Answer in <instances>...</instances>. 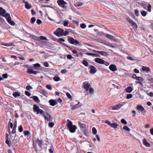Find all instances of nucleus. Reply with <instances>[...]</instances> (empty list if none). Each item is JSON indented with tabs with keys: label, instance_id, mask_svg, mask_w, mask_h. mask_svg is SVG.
I'll return each mask as SVG.
<instances>
[{
	"label": "nucleus",
	"instance_id": "obj_62",
	"mask_svg": "<svg viewBox=\"0 0 153 153\" xmlns=\"http://www.w3.org/2000/svg\"><path fill=\"white\" fill-rule=\"evenodd\" d=\"M83 4L81 2H78L76 3V5L78 6H82Z\"/></svg>",
	"mask_w": 153,
	"mask_h": 153
},
{
	"label": "nucleus",
	"instance_id": "obj_39",
	"mask_svg": "<svg viewBox=\"0 0 153 153\" xmlns=\"http://www.w3.org/2000/svg\"><path fill=\"white\" fill-rule=\"evenodd\" d=\"M123 130H125L128 131H130V128L126 126H124L123 127Z\"/></svg>",
	"mask_w": 153,
	"mask_h": 153
},
{
	"label": "nucleus",
	"instance_id": "obj_51",
	"mask_svg": "<svg viewBox=\"0 0 153 153\" xmlns=\"http://www.w3.org/2000/svg\"><path fill=\"white\" fill-rule=\"evenodd\" d=\"M6 143L8 145V146L9 147H10V141L8 139H6V140L5 141Z\"/></svg>",
	"mask_w": 153,
	"mask_h": 153
},
{
	"label": "nucleus",
	"instance_id": "obj_11",
	"mask_svg": "<svg viewBox=\"0 0 153 153\" xmlns=\"http://www.w3.org/2000/svg\"><path fill=\"white\" fill-rule=\"evenodd\" d=\"M33 39L36 41H39L41 40H47V38L45 36H41L39 37H37L35 36H33Z\"/></svg>",
	"mask_w": 153,
	"mask_h": 153
},
{
	"label": "nucleus",
	"instance_id": "obj_57",
	"mask_svg": "<svg viewBox=\"0 0 153 153\" xmlns=\"http://www.w3.org/2000/svg\"><path fill=\"white\" fill-rule=\"evenodd\" d=\"M105 123L108 124V125L110 126L111 123L109 120H107L105 121Z\"/></svg>",
	"mask_w": 153,
	"mask_h": 153
},
{
	"label": "nucleus",
	"instance_id": "obj_33",
	"mask_svg": "<svg viewBox=\"0 0 153 153\" xmlns=\"http://www.w3.org/2000/svg\"><path fill=\"white\" fill-rule=\"evenodd\" d=\"M37 140L38 141V145H39V146L40 148H42V140Z\"/></svg>",
	"mask_w": 153,
	"mask_h": 153
},
{
	"label": "nucleus",
	"instance_id": "obj_5",
	"mask_svg": "<svg viewBox=\"0 0 153 153\" xmlns=\"http://www.w3.org/2000/svg\"><path fill=\"white\" fill-rule=\"evenodd\" d=\"M126 20L129 23V24L132 27L133 29L134 30H137V24L135 22H134L133 21L130 19L128 17L126 18Z\"/></svg>",
	"mask_w": 153,
	"mask_h": 153
},
{
	"label": "nucleus",
	"instance_id": "obj_64",
	"mask_svg": "<svg viewBox=\"0 0 153 153\" xmlns=\"http://www.w3.org/2000/svg\"><path fill=\"white\" fill-rule=\"evenodd\" d=\"M44 65L46 67H48L49 66V64L47 62H45L44 63Z\"/></svg>",
	"mask_w": 153,
	"mask_h": 153
},
{
	"label": "nucleus",
	"instance_id": "obj_26",
	"mask_svg": "<svg viewBox=\"0 0 153 153\" xmlns=\"http://www.w3.org/2000/svg\"><path fill=\"white\" fill-rule=\"evenodd\" d=\"M25 8L27 9H30L31 8V5L29 4L27 1H26L25 2Z\"/></svg>",
	"mask_w": 153,
	"mask_h": 153
},
{
	"label": "nucleus",
	"instance_id": "obj_9",
	"mask_svg": "<svg viewBox=\"0 0 153 153\" xmlns=\"http://www.w3.org/2000/svg\"><path fill=\"white\" fill-rule=\"evenodd\" d=\"M43 116L44 117L45 120L48 121H50L52 120L50 115L46 112H45Z\"/></svg>",
	"mask_w": 153,
	"mask_h": 153
},
{
	"label": "nucleus",
	"instance_id": "obj_20",
	"mask_svg": "<svg viewBox=\"0 0 153 153\" xmlns=\"http://www.w3.org/2000/svg\"><path fill=\"white\" fill-rule=\"evenodd\" d=\"M143 145L146 147H149L150 144L145 139H144L143 140Z\"/></svg>",
	"mask_w": 153,
	"mask_h": 153
},
{
	"label": "nucleus",
	"instance_id": "obj_55",
	"mask_svg": "<svg viewBox=\"0 0 153 153\" xmlns=\"http://www.w3.org/2000/svg\"><path fill=\"white\" fill-rule=\"evenodd\" d=\"M46 88L50 90H51L52 89V87L51 86L49 85H46Z\"/></svg>",
	"mask_w": 153,
	"mask_h": 153
},
{
	"label": "nucleus",
	"instance_id": "obj_35",
	"mask_svg": "<svg viewBox=\"0 0 153 153\" xmlns=\"http://www.w3.org/2000/svg\"><path fill=\"white\" fill-rule=\"evenodd\" d=\"M82 64L84 65L85 66L87 67L88 66V62L85 60H83L82 62Z\"/></svg>",
	"mask_w": 153,
	"mask_h": 153
},
{
	"label": "nucleus",
	"instance_id": "obj_21",
	"mask_svg": "<svg viewBox=\"0 0 153 153\" xmlns=\"http://www.w3.org/2000/svg\"><path fill=\"white\" fill-rule=\"evenodd\" d=\"M30 98H32L35 102L37 103H39L40 102V101L38 97L36 96H34L33 97H31Z\"/></svg>",
	"mask_w": 153,
	"mask_h": 153
},
{
	"label": "nucleus",
	"instance_id": "obj_56",
	"mask_svg": "<svg viewBox=\"0 0 153 153\" xmlns=\"http://www.w3.org/2000/svg\"><path fill=\"white\" fill-rule=\"evenodd\" d=\"M42 21L40 19H37L36 21V23L39 25H40L42 23Z\"/></svg>",
	"mask_w": 153,
	"mask_h": 153
},
{
	"label": "nucleus",
	"instance_id": "obj_49",
	"mask_svg": "<svg viewBox=\"0 0 153 153\" xmlns=\"http://www.w3.org/2000/svg\"><path fill=\"white\" fill-rule=\"evenodd\" d=\"M33 70L32 69H28L27 71V72L30 74H33Z\"/></svg>",
	"mask_w": 153,
	"mask_h": 153
},
{
	"label": "nucleus",
	"instance_id": "obj_23",
	"mask_svg": "<svg viewBox=\"0 0 153 153\" xmlns=\"http://www.w3.org/2000/svg\"><path fill=\"white\" fill-rule=\"evenodd\" d=\"M49 102L50 104L51 105L53 106L55 105L56 103V101L55 100L52 99L50 100H49Z\"/></svg>",
	"mask_w": 153,
	"mask_h": 153
},
{
	"label": "nucleus",
	"instance_id": "obj_2",
	"mask_svg": "<svg viewBox=\"0 0 153 153\" xmlns=\"http://www.w3.org/2000/svg\"><path fill=\"white\" fill-rule=\"evenodd\" d=\"M67 126L70 131L71 133H74L77 128V127L74 125H73L72 122L69 120H67Z\"/></svg>",
	"mask_w": 153,
	"mask_h": 153
},
{
	"label": "nucleus",
	"instance_id": "obj_6",
	"mask_svg": "<svg viewBox=\"0 0 153 153\" xmlns=\"http://www.w3.org/2000/svg\"><path fill=\"white\" fill-rule=\"evenodd\" d=\"M125 102H123L119 103L117 104H116L114 105H113L111 106V109L112 110H119L121 107L123 106L125 104Z\"/></svg>",
	"mask_w": 153,
	"mask_h": 153
},
{
	"label": "nucleus",
	"instance_id": "obj_7",
	"mask_svg": "<svg viewBox=\"0 0 153 153\" xmlns=\"http://www.w3.org/2000/svg\"><path fill=\"white\" fill-rule=\"evenodd\" d=\"M137 109L139 111L141 114L144 115L146 112V111L142 105H138L136 107Z\"/></svg>",
	"mask_w": 153,
	"mask_h": 153
},
{
	"label": "nucleus",
	"instance_id": "obj_1",
	"mask_svg": "<svg viewBox=\"0 0 153 153\" xmlns=\"http://www.w3.org/2000/svg\"><path fill=\"white\" fill-rule=\"evenodd\" d=\"M6 11L2 7H0V15L5 17L7 22L12 25H14L15 23L13 21L11 20V18L9 13L5 14Z\"/></svg>",
	"mask_w": 153,
	"mask_h": 153
},
{
	"label": "nucleus",
	"instance_id": "obj_24",
	"mask_svg": "<svg viewBox=\"0 0 153 153\" xmlns=\"http://www.w3.org/2000/svg\"><path fill=\"white\" fill-rule=\"evenodd\" d=\"M80 103L79 102H78V104L74 105H71V109L73 110H74L78 108L80 105H79Z\"/></svg>",
	"mask_w": 153,
	"mask_h": 153
},
{
	"label": "nucleus",
	"instance_id": "obj_53",
	"mask_svg": "<svg viewBox=\"0 0 153 153\" xmlns=\"http://www.w3.org/2000/svg\"><path fill=\"white\" fill-rule=\"evenodd\" d=\"M67 58L69 59H72L73 58V57L71 55L69 54L67 56Z\"/></svg>",
	"mask_w": 153,
	"mask_h": 153
},
{
	"label": "nucleus",
	"instance_id": "obj_58",
	"mask_svg": "<svg viewBox=\"0 0 153 153\" xmlns=\"http://www.w3.org/2000/svg\"><path fill=\"white\" fill-rule=\"evenodd\" d=\"M103 63L102 64H104L106 66H108L109 65V63L108 62H107L105 61L104 60V62H103Z\"/></svg>",
	"mask_w": 153,
	"mask_h": 153
},
{
	"label": "nucleus",
	"instance_id": "obj_16",
	"mask_svg": "<svg viewBox=\"0 0 153 153\" xmlns=\"http://www.w3.org/2000/svg\"><path fill=\"white\" fill-rule=\"evenodd\" d=\"M110 69L112 71H114L117 70L116 66L115 65H111L109 67Z\"/></svg>",
	"mask_w": 153,
	"mask_h": 153
},
{
	"label": "nucleus",
	"instance_id": "obj_52",
	"mask_svg": "<svg viewBox=\"0 0 153 153\" xmlns=\"http://www.w3.org/2000/svg\"><path fill=\"white\" fill-rule=\"evenodd\" d=\"M32 87L30 85H27L26 87V89L28 90H30L32 89Z\"/></svg>",
	"mask_w": 153,
	"mask_h": 153
},
{
	"label": "nucleus",
	"instance_id": "obj_43",
	"mask_svg": "<svg viewBox=\"0 0 153 153\" xmlns=\"http://www.w3.org/2000/svg\"><path fill=\"white\" fill-rule=\"evenodd\" d=\"M36 19L35 17H32L30 20V22L32 23H34L36 21Z\"/></svg>",
	"mask_w": 153,
	"mask_h": 153
},
{
	"label": "nucleus",
	"instance_id": "obj_18",
	"mask_svg": "<svg viewBox=\"0 0 153 153\" xmlns=\"http://www.w3.org/2000/svg\"><path fill=\"white\" fill-rule=\"evenodd\" d=\"M106 37L107 38H108L114 41H116V39L114 36H111V35H110L109 34H106Z\"/></svg>",
	"mask_w": 153,
	"mask_h": 153
},
{
	"label": "nucleus",
	"instance_id": "obj_45",
	"mask_svg": "<svg viewBox=\"0 0 153 153\" xmlns=\"http://www.w3.org/2000/svg\"><path fill=\"white\" fill-rule=\"evenodd\" d=\"M24 134L25 135L27 136L30 134V132L28 131H25L24 132Z\"/></svg>",
	"mask_w": 153,
	"mask_h": 153
},
{
	"label": "nucleus",
	"instance_id": "obj_60",
	"mask_svg": "<svg viewBox=\"0 0 153 153\" xmlns=\"http://www.w3.org/2000/svg\"><path fill=\"white\" fill-rule=\"evenodd\" d=\"M50 36L51 39H52L54 41H57V39L56 38H54L53 36L51 35Z\"/></svg>",
	"mask_w": 153,
	"mask_h": 153
},
{
	"label": "nucleus",
	"instance_id": "obj_63",
	"mask_svg": "<svg viewBox=\"0 0 153 153\" xmlns=\"http://www.w3.org/2000/svg\"><path fill=\"white\" fill-rule=\"evenodd\" d=\"M67 71L65 69H62L61 71V73L62 74H65L67 72Z\"/></svg>",
	"mask_w": 153,
	"mask_h": 153
},
{
	"label": "nucleus",
	"instance_id": "obj_27",
	"mask_svg": "<svg viewBox=\"0 0 153 153\" xmlns=\"http://www.w3.org/2000/svg\"><path fill=\"white\" fill-rule=\"evenodd\" d=\"M133 90V88L130 86L128 87L126 89V92L128 93H131Z\"/></svg>",
	"mask_w": 153,
	"mask_h": 153
},
{
	"label": "nucleus",
	"instance_id": "obj_40",
	"mask_svg": "<svg viewBox=\"0 0 153 153\" xmlns=\"http://www.w3.org/2000/svg\"><path fill=\"white\" fill-rule=\"evenodd\" d=\"M68 24V22L67 21H65L63 22V25L65 27L67 26Z\"/></svg>",
	"mask_w": 153,
	"mask_h": 153
},
{
	"label": "nucleus",
	"instance_id": "obj_30",
	"mask_svg": "<svg viewBox=\"0 0 153 153\" xmlns=\"http://www.w3.org/2000/svg\"><path fill=\"white\" fill-rule=\"evenodd\" d=\"M110 126L113 128H117V124L116 123H111Z\"/></svg>",
	"mask_w": 153,
	"mask_h": 153
},
{
	"label": "nucleus",
	"instance_id": "obj_3",
	"mask_svg": "<svg viewBox=\"0 0 153 153\" xmlns=\"http://www.w3.org/2000/svg\"><path fill=\"white\" fill-rule=\"evenodd\" d=\"M33 111L36 112L37 114H40L42 116L45 112L42 109H40L39 107L36 104L33 105Z\"/></svg>",
	"mask_w": 153,
	"mask_h": 153
},
{
	"label": "nucleus",
	"instance_id": "obj_25",
	"mask_svg": "<svg viewBox=\"0 0 153 153\" xmlns=\"http://www.w3.org/2000/svg\"><path fill=\"white\" fill-rule=\"evenodd\" d=\"M40 93L43 94L44 96L47 97V92L44 90L43 89H40L39 91Z\"/></svg>",
	"mask_w": 153,
	"mask_h": 153
},
{
	"label": "nucleus",
	"instance_id": "obj_47",
	"mask_svg": "<svg viewBox=\"0 0 153 153\" xmlns=\"http://www.w3.org/2000/svg\"><path fill=\"white\" fill-rule=\"evenodd\" d=\"M54 123L52 122H50L48 123L49 126L51 128H52L54 126Z\"/></svg>",
	"mask_w": 153,
	"mask_h": 153
},
{
	"label": "nucleus",
	"instance_id": "obj_37",
	"mask_svg": "<svg viewBox=\"0 0 153 153\" xmlns=\"http://www.w3.org/2000/svg\"><path fill=\"white\" fill-rule=\"evenodd\" d=\"M18 130L20 132H22L23 131V128L22 125H20L18 128Z\"/></svg>",
	"mask_w": 153,
	"mask_h": 153
},
{
	"label": "nucleus",
	"instance_id": "obj_54",
	"mask_svg": "<svg viewBox=\"0 0 153 153\" xmlns=\"http://www.w3.org/2000/svg\"><path fill=\"white\" fill-rule=\"evenodd\" d=\"M136 80L139 81H143V79L141 77L137 76V78L136 79Z\"/></svg>",
	"mask_w": 153,
	"mask_h": 153
},
{
	"label": "nucleus",
	"instance_id": "obj_38",
	"mask_svg": "<svg viewBox=\"0 0 153 153\" xmlns=\"http://www.w3.org/2000/svg\"><path fill=\"white\" fill-rule=\"evenodd\" d=\"M134 13L136 16H138L139 14V11L137 9H135L134 10Z\"/></svg>",
	"mask_w": 153,
	"mask_h": 153
},
{
	"label": "nucleus",
	"instance_id": "obj_31",
	"mask_svg": "<svg viewBox=\"0 0 153 153\" xmlns=\"http://www.w3.org/2000/svg\"><path fill=\"white\" fill-rule=\"evenodd\" d=\"M65 40L63 38H60L58 39V42L60 43L62 45H64L65 44L64 43H62L61 42H65Z\"/></svg>",
	"mask_w": 153,
	"mask_h": 153
},
{
	"label": "nucleus",
	"instance_id": "obj_36",
	"mask_svg": "<svg viewBox=\"0 0 153 153\" xmlns=\"http://www.w3.org/2000/svg\"><path fill=\"white\" fill-rule=\"evenodd\" d=\"M97 34L99 36H104L105 35V33L103 32L102 31H101L98 32L97 33Z\"/></svg>",
	"mask_w": 153,
	"mask_h": 153
},
{
	"label": "nucleus",
	"instance_id": "obj_50",
	"mask_svg": "<svg viewBox=\"0 0 153 153\" xmlns=\"http://www.w3.org/2000/svg\"><path fill=\"white\" fill-rule=\"evenodd\" d=\"M25 94L26 95L28 96V97H30L31 95V94L30 92L26 91H25Z\"/></svg>",
	"mask_w": 153,
	"mask_h": 153
},
{
	"label": "nucleus",
	"instance_id": "obj_10",
	"mask_svg": "<svg viewBox=\"0 0 153 153\" xmlns=\"http://www.w3.org/2000/svg\"><path fill=\"white\" fill-rule=\"evenodd\" d=\"M67 3L64 0H58V4L59 6L64 8H66V6L65 5Z\"/></svg>",
	"mask_w": 153,
	"mask_h": 153
},
{
	"label": "nucleus",
	"instance_id": "obj_12",
	"mask_svg": "<svg viewBox=\"0 0 153 153\" xmlns=\"http://www.w3.org/2000/svg\"><path fill=\"white\" fill-rule=\"evenodd\" d=\"M143 7L145 10H146V8L147 7V10L149 12H150L151 11L152 6L150 4L147 5L146 3L145 4L143 5Z\"/></svg>",
	"mask_w": 153,
	"mask_h": 153
},
{
	"label": "nucleus",
	"instance_id": "obj_28",
	"mask_svg": "<svg viewBox=\"0 0 153 153\" xmlns=\"http://www.w3.org/2000/svg\"><path fill=\"white\" fill-rule=\"evenodd\" d=\"M13 95L15 97H17L20 96V93L18 92H15L13 93Z\"/></svg>",
	"mask_w": 153,
	"mask_h": 153
},
{
	"label": "nucleus",
	"instance_id": "obj_14",
	"mask_svg": "<svg viewBox=\"0 0 153 153\" xmlns=\"http://www.w3.org/2000/svg\"><path fill=\"white\" fill-rule=\"evenodd\" d=\"M64 30L60 28H58V36H62L64 34Z\"/></svg>",
	"mask_w": 153,
	"mask_h": 153
},
{
	"label": "nucleus",
	"instance_id": "obj_17",
	"mask_svg": "<svg viewBox=\"0 0 153 153\" xmlns=\"http://www.w3.org/2000/svg\"><path fill=\"white\" fill-rule=\"evenodd\" d=\"M95 61L98 63L102 64L103 63V62H104V60L99 58H96L95 59Z\"/></svg>",
	"mask_w": 153,
	"mask_h": 153
},
{
	"label": "nucleus",
	"instance_id": "obj_19",
	"mask_svg": "<svg viewBox=\"0 0 153 153\" xmlns=\"http://www.w3.org/2000/svg\"><path fill=\"white\" fill-rule=\"evenodd\" d=\"M90 72L92 74L95 73L97 71L96 68L93 66L92 65L90 67Z\"/></svg>",
	"mask_w": 153,
	"mask_h": 153
},
{
	"label": "nucleus",
	"instance_id": "obj_4",
	"mask_svg": "<svg viewBox=\"0 0 153 153\" xmlns=\"http://www.w3.org/2000/svg\"><path fill=\"white\" fill-rule=\"evenodd\" d=\"M68 41L70 44L74 45H81V44L76 39H74L73 38L70 36L68 37Z\"/></svg>",
	"mask_w": 153,
	"mask_h": 153
},
{
	"label": "nucleus",
	"instance_id": "obj_34",
	"mask_svg": "<svg viewBox=\"0 0 153 153\" xmlns=\"http://www.w3.org/2000/svg\"><path fill=\"white\" fill-rule=\"evenodd\" d=\"M141 14L144 17L146 15L147 13L145 11H142L141 12Z\"/></svg>",
	"mask_w": 153,
	"mask_h": 153
},
{
	"label": "nucleus",
	"instance_id": "obj_44",
	"mask_svg": "<svg viewBox=\"0 0 153 153\" xmlns=\"http://www.w3.org/2000/svg\"><path fill=\"white\" fill-rule=\"evenodd\" d=\"M89 94H92L94 91V90L92 88L90 87L88 90Z\"/></svg>",
	"mask_w": 153,
	"mask_h": 153
},
{
	"label": "nucleus",
	"instance_id": "obj_48",
	"mask_svg": "<svg viewBox=\"0 0 153 153\" xmlns=\"http://www.w3.org/2000/svg\"><path fill=\"white\" fill-rule=\"evenodd\" d=\"M80 27L84 29L86 27V25L85 24H81L80 25Z\"/></svg>",
	"mask_w": 153,
	"mask_h": 153
},
{
	"label": "nucleus",
	"instance_id": "obj_29",
	"mask_svg": "<svg viewBox=\"0 0 153 153\" xmlns=\"http://www.w3.org/2000/svg\"><path fill=\"white\" fill-rule=\"evenodd\" d=\"M33 66L34 67L35 69H38V68L40 67L41 65L39 64L38 63H37L36 64H34Z\"/></svg>",
	"mask_w": 153,
	"mask_h": 153
},
{
	"label": "nucleus",
	"instance_id": "obj_59",
	"mask_svg": "<svg viewBox=\"0 0 153 153\" xmlns=\"http://www.w3.org/2000/svg\"><path fill=\"white\" fill-rule=\"evenodd\" d=\"M69 34V32H68L67 31H64V34L63 35V36H66L68 35Z\"/></svg>",
	"mask_w": 153,
	"mask_h": 153
},
{
	"label": "nucleus",
	"instance_id": "obj_41",
	"mask_svg": "<svg viewBox=\"0 0 153 153\" xmlns=\"http://www.w3.org/2000/svg\"><path fill=\"white\" fill-rule=\"evenodd\" d=\"M133 97L131 94H128L126 95V99H130L131 98Z\"/></svg>",
	"mask_w": 153,
	"mask_h": 153
},
{
	"label": "nucleus",
	"instance_id": "obj_13",
	"mask_svg": "<svg viewBox=\"0 0 153 153\" xmlns=\"http://www.w3.org/2000/svg\"><path fill=\"white\" fill-rule=\"evenodd\" d=\"M78 123L80 128L84 131V132H85L87 129L86 125L80 122H79Z\"/></svg>",
	"mask_w": 153,
	"mask_h": 153
},
{
	"label": "nucleus",
	"instance_id": "obj_46",
	"mask_svg": "<svg viewBox=\"0 0 153 153\" xmlns=\"http://www.w3.org/2000/svg\"><path fill=\"white\" fill-rule=\"evenodd\" d=\"M121 122L123 124H127V122L124 119H122L121 120Z\"/></svg>",
	"mask_w": 153,
	"mask_h": 153
},
{
	"label": "nucleus",
	"instance_id": "obj_15",
	"mask_svg": "<svg viewBox=\"0 0 153 153\" xmlns=\"http://www.w3.org/2000/svg\"><path fill=\"white\" fill-rule=\"evenodd\" d=\"M95 52H97L100 54L101 55L103 56H107L108 55V53L102 51H95Z\"/></svg>",
	"mask_w": 153,
	"mask_h": 153
},
{
	"label": "nucleus",
	"instance_id": "obj_32",
	"mask_svg": "<svg viewBox=\"0 0 153 153\" xmlns=\"http://www.w3.org/2000/svg\"><path fill=\"white\" fill-rule=\"evenodd\" d=\"M1 45L6 46H11L13 45L11 43H1Z\"/></svg>",
	"mask_w": 153,
	"mask_h": 153
},
{
	"label": "nucleus",
	"instance_id": "obj_42",
	"mask_svg": "<svg viewBox=\"0 0 153 153\" xmlns=\"http://www.w3.org/2000/svg\"><path fill=\"white\" fill-rule=\"evenodd\" d=\"M92 131L93 133L94 134H96V133H97V130L95 128H94V127L93 128H92Z\"/></svg>",
	"mask_w": 153,
	"mask_h": 153
},
{
	"label": "nucleus",
	"instance_id": "obj_61",
	"mask_svg": "<svg viewBox=\"0 0 153 153\" xmlns=\"http://www.w3.org/2000/svg\"><path fill=\"white\" fill-rule=\"evenodd\" d=\"M2 76L4 78H7L8 77V75L6 74H4L2 75Z\"/></svg>",
	"mask_w": 153,
	"mask_h": 153
},
{
	"label": "nucleus",
	"instance_id": "obj_22",
	"mask_svg": "<svg viewBox=\"0 0 153 153\" xmlns=\"http://www.w3.org/2000/svg\"><path fill=\"white\" fill-rule=\"evenodd\" d=\"M142 70L143 71H146V72L149 71H150V68L149 67L143 66L142 68Z\"/></svg>",
	"mask_w": 153,
	"mask_h": 153
},
{
	"label": "nucleus",
	"instance_id": "obj_8",
	"mask_svg": "<svg viewBox=\"0 0 153 153\" xmlns=\"http://www.w3.org/2000/svg\"><path fill=\"white\" fill-rule=\"evenodd\" d=\"M83 87L85 91H88L91 87V85L88 81H85L83 82Z\"/></svg>",
	"mask_w": 153,
	"mask_h": 153
}]
</instances>
